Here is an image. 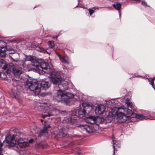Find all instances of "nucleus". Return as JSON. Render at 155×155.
Segmentation results:
<instances>
[{
  "mask_svg": "<svg viewBox=\"0 0 155 155\" xmlns=\"http://www.w3.org/2000/svg\"><path fill=\"white\" fill-rule=\"evenodd\" d=\"M126 108L123 106L119 107L111 108L109 111V115L110 116L115 117H117V118L120 122H125L127 119V116L123 114L122 111H125Z\"/></svg>",
  "mask_w": 155,
  "mask_h": 155,
  "instance_id": "obj_1",
  "label": "nucleus"
},
{
  "mask_svg": "<svg viewBox=\"0 0 155 155\" xmlns=\"http://www.w3.org/2000/svg\"><path fill=\"white\" fill-rule=\"evenodd\" d=\"M31 65L34 66L37 69L41 71H43L45 73H48L50 72V66L47 63L44 61L35 60L32 62Z\"/></svg>",
  "mask_w": 155,
  "mask_h": 155,
  "instance_id": "obj_2",
  "label": "nucleus"
},
{
  "mask_svg": "<svg viewBox=\"0 0 155 155\" xmlns=\"http://www.w3.org/2000/svg\"><path fill=\"white\" fill-rule=\"evenodd\" d=\"M25 85L31 91H33L35 95L38 94L40 92V87L38 81H35L30 79H28L26 82Z\"/></svg>",
  "mask_w": 155,
  "mask_h": 155,
  "instance_id": "obj_3",
  "label": "nucleus"
},
{
  "mask_svg": "<svg viewBox=\"0 0 155 155\" xmlns=\"http://www.w3.org/2000/svg\"><path fill=\"white\" fill-rule=\"evenodd\" d=\"M64 91L60 89L57 90V92L54 96L53 98L54 100L59 102L60 101H64Z\"/></svg>",
  "mask_w": 155,
  "mask_h": 155,
  "instance_id": "obj_4",
  "label": "nucleus"
},
{
  "mask_svg": "<svg viewBox=\"0 0 155 155\" xmlns=\"http://www.w3.org/2000/svg\"><path fill=\"white\" fill-rule=\"evenodd\" d=\"M51 81L54 84H59L62 80L61 76L55 72H52L51 73Z\"/></svg>",
  "mask_w": 155,
  "mask_h": 155,
  "instance_id": "obj_5",
  "label": "nucleus"
},
{
  "mask_svg": "<svg viewBox=\"0 0 155 155\" xmlns=\"http://www.w3.org/2000/svg\"><path fill=\"white\" fill-rule=\"evenodd\" d=\"M47 104L46 103H45L44 104V105H41L40 106V107L42 109L44 108L45 110H47L49 109V111L50 112V113H48L47 114H42V117L43 118H45L46 117H50L51 116H53L55 114H56V109L54 108L52 110L51 109V106H50V107H46L45 105H46Z\"/></svg>",
  "mask_w": 155,
  "mask_h": 155,
  "instance_id": "obj_6",
  "label": "nucleus"
},
{
  "mask_svg": "<svg viewBox=\"0 0 155 155\" xmlns=\"http://www.w3.org/2000/svg\"><path fill=\"white\" fill-rule=\"evenodd\" d=\"M106 109L105 107L102 104H98L96 107L95 110V114L98 115L102 114L105 111Z\"/></svg>",
  "mask_w": 155,
  "mask_h": 155,
  "instance_id": "obj_7",
  "label": "nucleus"
},
{
  "mask_svg": "<svg viewBox=\"0 0 155 155\" xmlns=\"http://www.w3.org/2000/svg\"><path fill=\"white\" fill-rule=\"evenodd\" d=\"M24 69L21 67H14L12 69V72L14 75L16 77H19L22 74Z\"/></svg>",
  "mask_w": 155,
  "mask_h": 155,
  "instance_id": "obj_8",
  "label": "nucleus"
},
{
  "mask_svg": "<svg viewBox=\"0 0 155 155\" xmlns=\"http://www.w3.org/2000/svg\"><path fill=\"white\" fill-rule=\"evenodd\" d=\"M5 45V43L3 41L0 40V56L2 57H5L6 55Z\"/></svg>",
  "mask_w": 155,
  "mask_h": 155,
  "instance_id": "obj_9",
  "label": "nucleus"
},
{
  "mask_svg": "<svg viewBox=\"0 0 155 155\" xmlns=\"http://www.w3.org/2000/svg\"><path fill=\"white\" fill-rule=\"evenodd\" d=\"M82 106L84 108V109H82L81 108L79 110V111H82V114H84L86 110L87 111H90L91 110L92 108V107L91 105L87 103H84L82 104Z\"/></svg>",
  "mask_w": 155,
  "mask_h": 155,
  "instance_id": "obj_10",
  "label": "nucleus"
},
{
  "mask_svg": "<svg viewBox=\"0 0 155 155\" xmlns=\"http://www.w3.org/2000/svg\"><path fill=\"white\" fill-rule=\"evenodd\" d=\"M39 84L40 89L41 88L44 90H46L51 85L50 83L49 82L44 81H39Z\"/></svg>",
  "mask_w": 155,
  "mask_h": 155,
  "instance_id": "obj_11",
  "label": "nucleus"
},
{
  "mask_svg": "<svg viewBox=\"0 0 155 155\" xmlns=\"http://www.w3.org/2000/svg\"><path fill=\"white\" fill-rule=\"evenodd\" d=\"M57 55L60 61L62 63L67 64H69L68 58L67 56H63L58 53H57Z\"/></svg>",
  "mask_w": 155,
  "mask_h": 155,
  "instance_id": "obj_12",
  "label": "nucleus"
},
{
  "mask_svg": "<svg viewBox=\"0 0 155 155\" xmlns=\"http://www.w3.org/2000/svg\"><path fill=\"white\" fill-rule=\"evenodd\" d=\"M6 143L8 144V146L10 147L14 146L16 144V142L15 139L12 138L11 137H8L6 138Z\"/></svg>",
  "mask_w": 155,
  "mask_h": 155,
  "instance_id": "obj_13",
  "label": "nucleus"
},
{
  "mask_svg": "<svg viewBox=\"0 0 155 155\" xmlns=\"http://www.w3.org/2000/svg\"><path fill=\"white\" fill-rule=\"evenodd\" d=\"M58 86L61 89L64 90H67L68 87V84L66 81H61V83L58 85Z\"/></svg>",
  "mask_w": 155,
  "mask_h": 155,
  "instance_id": "obj_14",
  "label": "nucleus"
},
{
  "mask_svg": "<svg viewBox=\"0 0 155 155\" xmlns=\"http://www.w3.org/2000/svg\"><path fill=\"white\" fill-rule=\"evenodd\" d=\"M100 119V118L96 119L94 117L92 116H90L86 119V121L87 123L92 124L95 123L96 120H98Z\"/></svg>",
  "mask_w": 155,
  "mask_h": 155,
  "instance_id": "obj_15",
  "label": "nucleus"
},
{
  "mask_svg": "<svg viewBox=\"0 0 155 155\" xmlns=\"http://www.w3.org/2000/svg\"><path fill=\"white\" fill-rule=\"evenodd\" d=\"M82 128L88 133L90 134L93 132L92 127L89 125H83L82 127Z\"/></svg>",
  "mask_w": 155,
  "mask_h": 155,
  "instance_id": "obj_16",
  "label": "nucleus"
},
{
  "mask_svg": "<svg viewBox=\"0 0 155 155\" xmlns=\"http://www.w3.org/2000/svg\"><path fill=\"white\" fill-rule=\"evenodd\" d=\"M64 101L67 102V100L68 99L72 98L74 97L73 95L70 93H65L64 92Z\"/></svg>",
  "mask_w": 155,
  "mask_h": 155,
  "instance_id": "obj_17",
  "label": "nucleus"
},
{
  "mask_svg": "<svg viewBox=\"0 0 155 155\" xmlns=\"http://www.w3.org/2000/svg\"><path fill=\"white\" fill-rule=\"evenodd\" d=\"M112 142L113 145V147L114 148L113 154L114 155L115 151L117 150V148H119L120 147V145L118 143H117L116 141L114 140H112Z\"/></svg>",
  "mask_w": 155,
  "mask_h": 155,
  "instance_id": "obj_18",
  "label": "nucleus"
},
{
  "mask_svg": "<svg viewBox=\"0 0 155 155\" xmlns=\"http://www.w3.org/2000/svg\"><path fill=\"white\" fill-rule=\"evenodd\" d=\"M0 67L4 70H5L7 68V65L5 61L2 59L0 60Z\"/></svg>",
  "mask_w": 155,
  "mask_h": 155,
  "instance_id": "obj_19",
  "label": "nucleus"
},
{
  "mask_svg": "<svg viewBox=\"0 0 155 155\" xmlns=\"http://www.w3.org/2000/svg\"><path fill=\"white\" fill-rule=\"evenodd\" d=\"M135 117L140 120H143L145 119V116L142 114H137L135 115Z\"/></svg>",
  "mask_w": 155,
  "mask_h": 155,
  "instance_id": "obj_20",
  "label": "nucleus"
},
{
  "mask_svg": "<svg viewBox=\"0 0 155 155\" xmlns=\"http://www.w3.org/2000/svg\"><path fill=\"white\" fill-rule=\"evenodd\" d=\"M121 5L120 3H117L114 4L113 5V7L115 9L118 10H119L120 9Z\"/></svg>",
  "mask_w": 155,
  "mask_h": 155,
  "instance_id": "obj_21",
  "label": "nucleus"
},
{
  "mask_svg": "<svg viewBox=\"0 0 155 155\" xmlns=\"http://www.w3.org/2000/svg\"><path fill=\"white\" fill-rule=\"evenodd\" d=\"M96 9H98V8L97 7H93L92 8H90L88 9V10L89 12L90 15H91Z\"/></svg>",
  "mask_w": 155,
  "mask_h": 155,
  "instance_id": "obj_22",
  "label": "nucleus"
},
{
  "mask_svg": "<svg viewBox=\"0 0 155 155\" xmlns=\"http://www.w3.org/2000/svg\"><path fill=\"white\" fill-rule=\"evenodd\" d=\"M126 110V114L128 115V117H130L133 114V112L131 110L128 109H126L125 111Z\"/></svg>",
  "mask_w": 155,
  "mask_h": 155,
  "instance_id": "obj_23",
  "label": "nucleus"
},
{
  "mask_svg": "<svg viewBox=\"0 0 155 155\" xmlns=\"http://www.w3.org/2000/svg\"><path fill=\"white\" fill-rule=\"evenodd\" d=\"M28 145V143L27 142H25L22 143H20L19 147L21 148H25Z\"/></svg>",
  "mask_w": 155,
  "mask_h": 155,
  "instance_id": "obj_24",
  "label": "nucleus"
},
{
  "mask_svg": "<svg viewBox=\"0 0 155 155\" xmlns=\"http://www.w3.org/2000/svg\"><path fill=\"white\" fill-rule=\"evenodd\" d=\"M67 134L65 131H60L59 133V135L61 137H65Z\"/></svg>",
  "mask_w": 155,
  "mask_h": 155,
  "instance_id": "obj_25",
  "label": "nucleus"
},
{
  "mask_svg": "<svg viewBox=\"0 0 155 155\" xmlns=\"http://www.w3.org/2000/svg\"><path fill=\"white\" fill-rule=\"evenodd\" d=\"M127 106L128 108H130L131 109H132L134 107V105L133 104L130 102H128L126 103Z\"/></svg>",
  "mask_w": 155,
  "mask_h": 155,
  "instance_id": "obj_26",
  "label": "nucleus"
},
{
  "mask_svg": "<svg viewBox=\"0 0 155 155\" xmlns=\"http://www.w3.org/2000/svg\"><path fill=\"white\" fill-rule=\"evenodd\" d=\"M50 48H53L54 46V44L53 41H49L48 43Z\"/></svg>",
  "mask_w": 155,
  "mask_h": 155,
  "instance_id": "obj_27",
  "label": "nucleus"
},
{
  "mask_svg": "<svg viewBox=\"0 0 155 155\" xmlns=\"http://www.w3.org/2000/svg\"><path fill=\"white\" fill-rule=\"evenodd\" d=\"M26 142H25L24 141L23 139H22L21 138H20L18 139V145L19 146L20 145V143L21 144L22 143Z\"/></svg>",
  "mask_w": 155,
  "mask_h": 155,
  "instance_id": "obj_28",
  "label": "nucleus"
},
{
  "mask_svg": "<svg viewBox=\"0 0 155 155\" xmlns=\"http://www.w3.org/2000/svg\"><path fill=\"white\" fill-rule=\"evenodd\" d=\"M47 130V128L45 127L43 129L40 131V135L43 134L44 133H46Z\"/></svg>",
  "mask_w": 155,
  "mask_h": 155,
  "instance_id": "obj_29",
  "label": "nucleus"
},
{
  "mask_svg": "<svg viewBox=\"0 0 155 155\" xmlns=\"http://www.w3.org/2000/svg\"><path fill=\"white\" fill-rule=\"evenodd\" d=\"M33 60V58L31 56H29L26 57V61H32Z\"/></svg>",
  "mask_w": 155,
  "mask_h": 155,
  "instance_id": "obj_30",
  "label": "nucleus"
},
{
  "mask_svg": "<svg viewBox=\"0 0 155 155\" xmlns=\"http://www.w3.org/2000/svg\"><path fill=\"white\" fill-rule=\"evenodd\" d=\"M37 50L39 51H41L43 52H45L46 51L44 50L43 48H37Z\"/></svg>",
  "mask_w": 155,
  "mask_h": 155,
  "instance_id": "obj_31",
  "label": "nucleus"
},
{
  "mask_svg": "<svg viewBox=\"0 0 155 155\" xmlns=\"http://www.w3.org/2000/svg\"><path fill=\"white\" fill-rule=\"evenodd\" d=\"M142 4L144 6H147V3L145 1H142Z\"/></svg>",
  "mask_w": 155,
  "mask_h": 155,
  "instance_id": "obj_32",
  "label": "nucleus"
},
{
  "mask_svg": "<svg viewBox=\"0 0 155 155\" xmlns=\"http://www.w3.org/2000/svg\"><path fill=\"white\" fill-rule=\"evenodd\" d=\"M11 58L12 59L13 61H16V62H18L19 61V60L18 59H15L14 58H12V57Z\"/></svg>",
  "mask_w": 155,
  "mask_h": 155,
  "instance_id": "obj_33",
  "label": "nucleus"
},
{
  "mask_svg": "<svg viewBox=\"0 0 155 155\" xmlns=\"http://www.w3.org/2000/svg\"><path fill=\"white\" fill-rule=\"evenodd\" d=\"M150 84L153 87L154 84L153 81H152V80H150Z\"/></svg>",
  "mask_w": 155,
  "mask_h": 155,
  "instance_id": "obj_34",
  "label": "nucleus"
},
{
  "mask_svg": "<svg viewBox=\"0 0 155 155\" xmlns=\"http://www.w3.org/2000/svg\"><path fill=\"white\" fill-rule=\"evenodd\" d=\"M155 79V78H153L149 79V81H150V80H152V81H153Z\"/></svg>",
  "mask_w": 155,
  "mask_h": 155,
  "instance_id": "obj_35",
  "label": "nucleus"
},
{
  "mask_svg": "<svg viewBox=\"0 0 155 155\" xmlns=\"http://www.w3.org/2000/svg\"><path fill=\"white\" fill-rule=\"evenodd\" d=\"M34 140L33 139H30L29 140V143H32L33 142Z\"/></svg>",
  "mask_w": 155,
  "mask_h": 155,
  "instance_id": "obj_36",
  "label": "nucleus"
},
{
  "mask_svg": "<svg viewBox=\"0 0 155 155\" xmlns=\"http://www.w3.org/2000/svg\"><path fill=\"white\" fill-rule=\"evenodd\" d=\"M44 94H45V95H48V93H45Z\"/></svg>",
  "mask_w": 155,
  "mask_h": 155,
  "instance_id": "obj_37",
  "label": "nucleus"
},
{
  "mask_svg": "<svg viewBox=\"0 0 155 155\" xmlns=\"http://www.w3.org/2000/svg\"><path fill=\"white\" fill-rule=\"evenodd\" d=\"M10 73V71L8 70L7 71V73Z\"/></svg>",
  "mask_w": 155,
  "mask_h": 155,
  "instance_id": "obj_38",
  "label": "nucleus"
},
{
  "mask_svg": "<svg viewBox=\"0 0 155 155\" xmlns=\"http://www.w3.org/2000/svg\"><path fill=\"white\" fill-rule=\"evenodd\" d=\"M13 94H14V97H15V93H14Z\"/></svg>",
  "mask_w": 155,
  "mask_h": 155,
  "instance_id": "obj_39",
  "label": "nucleus"
},
{
  "mask_svg": "<svg viewBox=\"0 0 155 155\" xmlns=\"http://www.w3.org/2000/svg\"><path fill=\"white\" fill-rule=\"evenodd\" d=\"M41 122H43V120H42V119H41Z\"/></svg>",
  "mask_w": 155,
  "mask_h": 155,
  "instance_id": "obj_40",
  "label": "nucleus"
},
{
  "mask_svg": "<svg viewBox=\"0 0 155 155\" xmlns=\"http://www.w3.org/2000/svg\"><path fill=\"white\" fill-rule=\"evenodd\" d=\"M58 36L56 37V39H57V38H58Z\"/></svg>",
  "mask_w": 155,
  "mask_h": 155,
  "instance_id": "obj_41",
  "label": "nucleus"
}]
</instances>
